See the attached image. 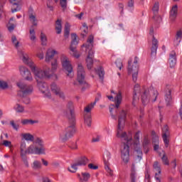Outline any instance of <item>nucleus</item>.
I'll return each mask as SVG.
<instances>
[{"instance_id":"79ce46f5","label":"nucleus","mask_w":182,"mask_h":182,"mask_svg":"<svg viewBox=\"0 0 182 182\" xmlns=\"http://www.w3.org/2000/svg\"><path fill=\"white\" fill-rule=\"evenodd\" d=\"M70 33V24H69V23H66L65 26V37L68 38Z\"/></svg>"},{"instance_id":"423d86ee","label":"nucleus","mask_w":182,"mask_h":182,"mask_svg":"<svg viewBox=\"0 0 182 182\" xmlns=\"http://www.w3.org/2000/svg\"><path fill=\"white\" fill-rule=\"evenodd\" d=\"M20 154L28 156V154H46L45 148H39L38 146H35L34 144H31L26 148V142L22 141L20 144Z\"/></svg>"},{"instance_id":"a211bd4d","label":"nucleus","mask_w":182,"mask_h":182,"mask_svg":"<svg viewBox=\"0 0 182 182\" xmlns=\"http://www.w3.org/2000/svg\"><path fill=\"white\" fill-rule=\"evenodd\" d=\"M110 159H111L110 153L109 151H106L103 156L104 163L105 164V170L108 173V176H109V177H113L114 176L113 170H112L108 165L109 160H110Z\"/></svg>"},{"instance_id":"338daca9","label":"nucleus","mask_w":182,"mask_h":182,"mask_svg":"<svg viewBox=\"0 0 182 182\" xmlns=\"http://www.w3.org/2000/svg\"><path fill=\"white\" fill-rule=\"evenodd\" d=\"M37 57L38 58H40V60H42V59H43V58H45V55L43 54V53H40L37 54Z\"/></svg>"},{"instance_id":"13d9d810","label":"nucleus","mask_w":182,"mask_h":182,"mask_svg":"<svg viewBox=\"0 0 182 182\" xmlns=\"http://www.w3.org/2000/svg\"><path fill=\"white\" fill-rule=\"evenodd\" d=\"M154 19L156 23H161V21H163V18L160 16H154Z\"/></svg>"},{"instance_id":"09e8293b","label":"nucleus","mask_w":182,"mask_h":182,"mask_svg":"<svg viewBox=\"0 0 182 182\" xmlns=\"http://www.w3.org/2000/svg\"><path fill=\"white\" fill-rule=\"evenodd\" d=\"M161 160H162L164 164H165V166H170V162L168 161V158H167V156H166L165 154H163V156L161 157Z\"/></svg>"},{"instance_id":"bf43d9fd","label":"nucleus","mask_w":182,"mask_h":182,"mask_svg":"<svg viewBox=\"0 0 182 182\" xmlns=\"http://www.w3.org/2000/svg\"><path fill=\"white\" fill-rule=\"evenodd\" d=\"M115 63L117 65V68H118L119 70H122V68H123V64L122 63V60H117Z\"/></svg>"},{"instance_id":"4c0bfd02","label":"nucleus","mask_w":182,"mask_h":182,"mask_svg":"<svg viewBox=\"0 0 182 182\" xmlns=\"http://www.w3.org/2000/svg\"><path fill=\"white\" fill-rule=\"evenodd\" d=\"M36 123H38V120H32V119H23L21 121V124L23 126H26L28 124H35Z\"/></svg>"},{"instance_id":"dca6fc26","label":"nucleus","mask_w":182,"mask_h":182,"mask_svg":"<svg viewBox=\"0 0 182 182\" xmlns=\"http://www.w3.org/2000/svg\"><path fill=\"white\" fill-rule=\"evenodd\" d=\"M154 33V29L153 28H151L149 30V34L153 36L152 39V47L151 48V56L156 57L157 55V49H159V41L156 39V37L153 35Z\"/></svg>"},{"instance_id":"b1692460","label":"nucleus","mask_w":182,"mask_h":182,"mask_svg":"<svg viewBox=\"0 0 182 182\" xmlns=\"http://www.w3.org/2000/svg\"><path fill=\"white\" fill-rule=\"evenodd\" d=\"M28 20L33 25L31 28H33V26H38V18L36 17V13H35V11H33V10H29L28 11Z\"/></svg>"},{"instance_id":"f704fd0d","label":"nucleus","mask_w":182,"mask_h":182,"mask_svg":"<svg viewBox=\"0 0 182 182\" xmlns=\"http://www.w3.org/2000/svg\"><path fill=\"white\" fill-rule=\"evenodd\" d=\"M95 72L97 73L100 79L103 80V77H105V69H103L102 67H100L97 69H95Z\"/></svg>"},{"instance_id":"4d7b16f0","label":"nucleus","mask_w":182,"mask_h":182,"mask_svg":"<svg viewBox=\"0 0 182 182\" xmlns=\"http://www.w3.org/2000/svg\"><path fill=\"white\" fill-rule=\"evenodd\" d=\"M10 124L12 126V127H13V129H14V130L18 131V130L19 129V125L15 124V122L11 121V122H10Z\"/></svg>"},{"instance_id":"f257e3e1","label":"nucleus","mask_w":182,"mask_h":182,"mask_svg":"<svg viewBox=\"0 0 182 182\" xmlns=\"http://www.w3.org/2000/svg\"><path fill=\"white\" fill-rule=\"evenodd\" d=\"M18 55L21 58L25 65L29 66L32 73H33L36 79H50L53 76V73L58 70V60L55 59L51 62V70L48 67H43L41 69L35 65V63L29 58L28 53L23 50L18 52Z\"/></svg>"},{"instance_id":"5701e85b","label":"nucleus","mask_w":182,"mask_h":182,"mask_svg":"<svg viewBox=\"0 0 182 182\" xmlns=\"http://www.w3.org/2000/svg\"><path fill=\"white\" fill-rule=\"evenodd\" d=\"M10 4H12L11 12L15 14L18 11H21V5H22V0H9Z\"/></svg>"},{"instance_id":"9d476101","label":"nucleus","mask_w":182,"mask_h":182,"mask_svg":"<svg viewBox=\"0 0 182 182\" xmlns=\"http://www.w3.org/2000/svg\"><path fill=\"white\" fill-rule=\"evenodd\" d=\"M61 63L63 69L65 70L67 76L72 79V77L75 76V73H73V67L72 66V64H70V61L66 55L61 56Z\"/></svg>"},{"instance_id":"c85d7f7f","label":"nucleus","mask_w":182,"mask_h":182,"mask_svg":"<svg viewBox=\"0 0 182 182\" xmlns=\"http://www.w3.org/2000/svg\"><path fill=\"white\" fill-rule=\"evenodd\" d=\"M21 137L26 141H33L35 140V136L29 133L22 134Z\"/></svg>"},{"instance_id":"a878e982","label":"nucleus","mask_w":182,"mask_h":182,"mask_svg":"<svg viewBox=\"0 0 182 182\" xmlns=\"http://www.w3.org/2000/svg\"><path fill=\"white\" fill-rule=\"evenodd\" d=\"M168 62L169 63L170 68H174V66H176L177 64V54L175 51L171 52Z\"/></svg>"},{"instance_id":"e2e57ef3","label":"nucleus","mask_w":182,"mask_h":182,"mask_svg":"<svg viewBox=\"0 0 182 182\" xmlns=\"http://www.w3.org/2000/svg\"><path fill=\"white\" fill-rule=\"evenodd\" d=\"M128 6L129 8H133V6H134V1L133 0H129L128 1Z\"/></svg>"},{"instance_id":"e433bc0d","label":"nucleus","mask_w":182,"mask_h":182,"mask_svg":"<svg viewBox=\"0 0 182 182\" xmlns=\"http://www.w3.org/2000/svg\"><path fill=\"white\" fill-rule=\"evenodd\" d=\"M14 109L16 113H23L25 112V108L20 104H16V106L14 107Z\"/></svg>"},{"instance_id":"5fc2aeb1","label":"nucleus","mask_w":182,"mask_h":182,"mask_svg":"<svg viewBox=\"0 0 182 182\" xmlns=\"http://www.w3.org/2000/svg\"><path fill=\"white\" fill-rule=\"evenodd\" d=\"M80 29H81V31H82V32H84V33H87V32H88V31H89V28H88V27H87V25L85 23H84L82 24V27Z\"/></svg>"},{"instance_id":"c756f323","label":"nucleus","mask_w":182,"mask_h":182,"mask_svg":"<svg viewBox=\"0 0 182 182\" xmlns=\"http://www.w3.org/2000/svg\"><path fill=\"white\" fill-rule=\"evenodd\" d=\"M33 141V144L39 146L38 149H45L43 146V139H42V138L36 137Z\"/></svg>"},{"instance_id":"37998d69","label":"nucleus","mask_w":182,"mask_h":182,"mask_svg":"<svg viewBox=\"0 0 182 182\" xmlns=\"http://www.w3.org/2000/svg\"><path fill=\"white\" fill-rule=\"evenodd\" d=\"M96 105V102H92L90 104H89L84 109V112H86V113H90V112L92 111V109H93V107H95V106Z\"/></svg>"},{"instance_id":"c03bdc74","label":"nucleus","mask_w":182,"mask_h":182,"mask_svg":"<svg viewBox=\"0 0 182 182\" xmlns=\"http://www.w3.org/2000/svg\"><path fill=\"white\" fill-rule=\"evenodd\" d=\"M130 178H131V182L137 181L139 176H137V173H136V171H132Z\"/></svg>"},{"instance_id":"69168bd1","label":"nucleus","mask_w":182,"mask_h":182,"mask_svg":"<svg viewBox=\"0 0 182 182\" xmlns=\"http://www.w3.org/2000/svg\"><path fill=\"white\" fill-rule=\"evenodd\" d=\"M50 0H48V2L47 3V7L48 9H50V11H53V6L50 5Z\"/></svg>"},{"instance_id":"20e7f679","label":"nucleus","mask_w":182,"mask_h":182,"mask_svg":"<svg viewBox=\"0 0 182 182\" xmlns=\"http://www.w3.org/2000/svg\"><path fill=\"white\" fill-rule=\"evenodd\" d=\"M111 93L115 95V96L113 97V95H107V97L111 102H114L115 105H111L109 106V113L112 119L116 120L117 117L115 114H113V110H117L119 107H120V105H122V101L123 100V93L121 90H118L117 92L111 90Z\"/></svg>"},{"instance_id":"2eb2a0df","label":"nucleus","mask_w":182,"mask_h":182,"mask_svg":"<svg viewBox=\"0 0 182 182\" xmlns=\"http://www.w3.org/2000/svg\"><path fill=\"white\" fill-rule=\"evenodd\" d=\"M72 42L70 47V50L73 53L72 55L76 59H79L80 58V55L77 53V50H76V46L77 45V35L76 33L71 34Z\"/></svg>"},{"instance_id":"6e6552de","label":"nucleus","mask_w":182,"mask_h":182,"mask_svg":"<svg viewBox=\"0 0 182 182\" xmlns=\"http://www.w3.org/2000/svg\"><path fill=\"white\" fill-rule=\"evenodd\" d=\"M75 133H76V128H75V123H73L72 125L68 126L59 133V141L66 143Z\"/></svg>"},{"instance_id":"603ef678","label":"nucleus","mask_w":182,"mask_h":182,"mask_svg":"<svg viewBox=\"0 0 182 182\" xmlns=\"http://www.w3.org/2000/svg\"><path fill=\"white\" fill-rule=\"evenodd\" d=\"M0 89H8V82L4 81V80H0Z\"/></svg>"},{"instance_id":"72a5a7b5","label":"nucleus","mask_w":182,"mask_h":182,"mask_svg":"<svg viewBox=\"0 0 182 182\" xmlns=\"http://www.w3.org/2000/svg\"><path fill=\"white\" fill-rule=\"evenodd\" d=\"M84 122L88 127H90L92 126V116L90 114H85L84 117Z\"/></svg>"},{"instance_id":"f3484780","label":"nucleus","mask_w":182,"mask_h":182,"mask_svg":"<svg viewBox=\"0 0 182 182\" xmlns=\"http://www.w3.org/2000/svg\"><path fill=\"white\" fill-rule=\"evenodd\" d=\"M19 72L20 75H21L23 77H25L26 80H28V82H32L33 80L31 71H29V69H28L26 67L23 65L20 66Z\"/></svg>"},{"instance_id":"052dcab7","label":"nucleus","mask_w":182,"mask_h":182,"mask_svg":"<svg viewBox=\"0 0 182 182\" xmlns=\"http://www.w3.org/2000/svg\"><path fill=\"white\" fill-rule=\"evenodd\" d=\"M88 168L91 170H97L99 168V166L94 165L93 164H89Z\"/></svg>"},{"instance_id":"7c9ffc66","label":"nucleus","mask_w":182,"mask_h":182,"mask_svg":"<svg viewBox=\"0 0 182 182\" xmlns=\"http://www.w3.org/2000/svg\"><path fill=\"white\" fill-rule=\"evenodd\" d=\"M29 34L30 40H31L32 42H35L36 41V32L35 31V28H33V27L30 28Z\"/></svg>"},{"instance_id":"2f4dec72","label":"nucleus","mask_w":182,"mask_h":182,"mask_svg":"<svg viewBox=\"0 0 182 182\" xmlns=\"http://www.w3.org/2000/svg\"><path fill=\"white\" fill-rule=\"evenodd\" d=\"M165 100L167 102V106L171 103V90H168L165 94Z\"/></svg>"},{"instance_id":"7ed1b4c3","label":"nucleus","mask_w":182,"mask_h":182,"mask_svg":"<svg viewBox=\"0 0 182 182\" xmlns=\"http://www.w3.org/2000/svg\"><path fill=\"white\" fill-rule=\"evenodd\" d=\"M149 93V91L148 88L144 87L141 88L139 84L135 85L134 87L132 105L136 106V103L139 102L140 96L143 105H147L150 101L156 102V100H157V96H159L157 90L151 91L150 95Z\"/></svg>"},{"instance_id":"0e129e2a","label":"nucleus","mask_w":182,"mask_h":182,"mask_svg":"<svg viewBox=\"0 0 182 182\" xmlns=\"http://www.w3.org/2000/svg\"><path fill=\"white\" fill-rule=\"evenodd\" d=\"M171 165H172L173 168H176L177 167V159H173L171 161Z\"/></svg>"},{"instance_id":"1a4fd4ad","label":"nucleus","mask_w":182,"mask_h":182,"mask_svg":"<svg viewBox=\"0 0 182 182\" xmlns=\"http://www.w3.org/2000/svg\"><path fill=\"white\" fill-rule=\"evenodd\" d=\"M139 58H134L133 65H132V60L128 61V74L132 75L133 82H137V76H139Z\"/></svg>"},{"instance_id":"ddd939ff","label":"nucleus","mask_w":182,"mask_h":182,"mask_svg":"<svg viewBox=\"0 0 182 182\" xmlns=\"http://www.w3.org/2000/svg\"><path fill=\"white\" fill-rule=\"evenodd\" d=\"M37 80V86L38 87V90L42 93L43 96L45 97H50L52 94H50V90H49V87L48 84L45 82L39 81V78H36Z\"/></svg>"},{"instance_id":"4be33fe9","label":"nucleus","mask_w":182,"mask_h":182,"mask_svg":"<svg viewBox=\"0 0 182 182\" xmlns=\"http://www.w3.org/2000/svg\"><path fill=\"white\" fill-rule=\"evenodd\" d=\"M178 15V6L177 4L173 5L169 12V19L171 22H174L177 19Z\"/></svg>"},{"instance_id":"9b49d317","label":"nucleus","mask_w":182,"mask_h":182,"mask_svg":"<svg viewBox=\"0 0 182 182\" xmlns=\"http://www.w3.org/2000/svg\"><path fill=\"white\" fill-rule=\"evenodd\" d=\"M85 77L86 72L85 71V68L81 63H79L77 68V80L80 85H84L85 87H89V84L85 81Z\"/></svg>"},{"instance_id":"c9c22d12","label":"nucleus","mask_w":182,"mask_h":182,"mask_svg":"<svg viewBox=\"0 0 182 182\" xmlns=\"http://www.w3.org/2000/svg\"><path fill=\"white\" fill-rule=\"evenodd\" d=\"M14 21L15 22V18L11 17L9 21V24L7 25L8 30L9 32H12L14 29H15L16 25L14 23H12L11 22Z\"/></svg>"},{"instance_id":"473e14b6","label":"nucleus","mask_w":182,"mask_h":182,"mask_svg":"<svg viewBox=\"0 0 182 182\" xmlns=\"http://www.w3.org/2000/svg\"><path fill=\"white\" fill-rule=\"evenodd\" d=\"M55 31L58 35L62 33V21L59 19L55 22Z\"/></svg>"},{"instance_id":"0eeeda50","label":"nucleus","mask_w":182,"mask_h":182,"mask_svg":"<svg viewBox=\"0 0 182 182\" xmlns=\"http://www.w3.org/2000/svg\"><path fill=\"white\" fill-rule=\"evenodd\" d=\"M16 85L19 89L17 91V95L20 97H26V96H29L33 93V85H28L22 81H19Z\"/></svg>"},{"instance_id":"aec40b11","label":"nucleus","mask_w":182,"mask_h":182,"mask_svg":"<svg viewBox=\"0 0 182 182\" xmlns=\"http://www.w3.org/2000/svg\"><path fill=\"white\" fill-rule=\"evenodd\" d=\"M50 89L51 92H53L54 95L58 96V97H60L61 99H65V93L60 90V87L58 86L56 83L53 82L50 85Z\"/></svg>"},{"instance_id":"f8f14e48","label":"nucleus","mask_w":182,"mask_h":182,"mask_svg":"<svg viewBox=\"0 0 182 182\" xmlns=\"http://www.w3.org/2000/svg\"><path fill=\"white\" fill-rule=\"evenodd\" d=\"M140 131H138L134 135V151L136 153L137 159L139 161L143 159V152L141 151V148L140 147Z\"/></svg>"},{"instance_id":"39448f33","label":"nucleus","mask_w":182,"mask_h":182,"mask_svg":"<svg viewBox=\"0 0 182 182\" xmlns=\"http://www.w3.org/2000/svg\"><path fill=\"white\" fill-rule=\"evenodd\" d=\"M93 42H95V36L90 35L85 44L82 47L85 48L86 52L88 53L86 58V63L87 69H92L93 66V56H95V50H93Z\"/></svg>"},{"instance_id":"58836bf2","label":"nucleus","mask_w":182,"mask_h":182,"mask_svg":"<svg viewBox=\"0 0 182 182\" xmlns=\"http://www.w3.org/2000/svg\"><path fill=\"white\" fill-rule=\"evenodd\" d=\"M89 178H90V174L87 173H84L82 174V176L80 177V181L81 182L89 181Z\"/></svg>"},{"instance_id":"bb28decb","label":"nucleus","mask_w":182,"mask_h":182,"mask_svg":"<svg viewBox=\"0 0 182 182\" xmlns=\"http://www.w3.org/2000/svg\"><path fill=\"white\" fill-rule=\"evenodd\" d=\"M55 55H58V51L53 49H48L46 55V62H50Z\"/></svg>"},{"instance_id":"680f3d73","label":"nucleus","mask_w":182,"mask_h":182,"mask_svg":"<svg viewBox=\"0 0 182 182\" xmlns=\"http://www.w3.org/2000/svg\"><path fill=\"white\" fill-rule=\"evenodd\" d=\"M100 99H102V94H100V92H98L97 94V96L95 97V100L94 103H95V105H96V103H97V102H99L100 100Z\"/></svg>"},{"instance_id":"6e6d98bb","label":"nucleus","mask_w":182,"mask_h":182,"mask_svg":"<svg viewBox=\"0 0 182 182\" xmlns=\"http://www.w3.org/2000/svg\"><path fill=\"white\" fill-rule=\"evenodd\" d=\"M23 98V102L25 105H29L31 103V98H29L28 96L26 97H21Z\"/></svg>"},{"instance_id":"de8ad7c7","label":"nucleus","mask_w":182,"mask_h":182,"mask_svg":"<svg viewBox=\"0 0 182 182\" xmlns=\"http://www.w3.org/2000/svg\"><path fill=\"white\" fill-rule=\"evenodd\" d=\"M68 147L72 150H77V144L76 142L70 141L68 143Z\"/></svg>"},{"instance_id":"cd10ccee","label":"nucleus","mask_w":182,"mask_h":182,"mask_svg":"<svg viewBox=\"0 0 182 182\" xmlns=\"http://www.w3.org/2000/svg\"><path fill=\"white\" fill-rule=\"evenodd\" d=\"M182 39V31L178 30L176 32V39L173 41V44L175 46H178L180 45V43L181 42Z\"/></svg>"},{"instance_id":"4468645a","label":"nucleus","mask_w":182,"mask_h":182,"mask_svg":"<svg viewBox=\"0 0 182 182\" xmlns=\"http://www.w3.org/2000/svg\"><path fill=\"white\" fill-rule=\"evenodd\" d=\"M67 109L70 112V113L68 114V112H64V114L68 117L71 123H75V122H76V119L75 115V106L73 105V102L69 101L68 102Z\"/></svg>"},{"instance_id":"864d4df0","label":"nucleus","mask_w":182,"mask_h":182,"mask_svg":"<svg viewBox=\"0 0 182 182\" xmlns=\"http://www.w3.org/2000/svg\"><path fill=\"white\" fill-rule=\"evenodd\" d=\"M2 144L5 147H9V149H12V142L11 141L4 140Z\"/></svg>"},{"instance_id":"ea45409f","label":"nucleus","mask_w":182,"mask_h":182,"mask_svg":"<svg viewBox=\"0 0 182 182\" xmlns=\"http://www.w3.org/2000/svg\"><path fill=\"white\" fill-rule=\"evenodd\" d=\"M42 167V164L39 161H34L32 164V168L33 170H39Z\"/></svg>"},{"instance_id":"a18cd8bd","label":"nucleus","mask_w":182,"mask_h":182,"mask_svg":"<svg viewBox=\"0 0 182 182\" xmlns=\"http://www.w3.org/2000/svg\"><path fill=\"white\" fill-rule=\"evenodd\" d=\"M21 157V160L23 161L26 167H29V162H28V156L24 155L23 154H20Z\"/></svg>"},{"instance_id":"3c124183","label":"nucleus","mask_w":182,"mask_h":182,"mask_svg":"<svg viewBox=\"0 0 182 182\" xmlns=\"http://www.w3.org/2000/svg\"><path fill=\"white\" fill-rule=\"evenodd\" d=\"M60 5L63 9L68 8V0H60Z\"/></svg>"},{"instance_id":"393cba45","label":"nucleus","mask_w":182,"mask_h":182,"mask_svg":"<svg viewBox=\"0 0 182 182\" xmlns=\"http://www.w3.org/2000/svg\"><path fill=\"white\" fill-rule=\"evenodd\" d=\"M154 170L156 171L155 173V178L156 181H161V168L160 167V164L157 161L154 164Z\"/></svg>"},{"instance_id":"a19ab883","label":"nucleus","mask_w":182,"mask_h":182,"mask_svg":"<svg viewBox=\"0 0 182 182\" xmlns=\"http://www.w3.org/2000/svg\"><path fill=\"white\" fill-rule=\"evenodd\" d=\"M40 38L41 41V45H43V46H46V43L48 42V38H46V35H45L43 32H41Z\"/></svg>"},{"instance_id":"f03ea898","label":"nucleus","mask_w":182,"mask_h":182,"mask_svg":"<svg viewBox=\"0 0 182 182\" xmlns=\"http://www.w3.org/2000/svg\"><path fill=\"white\" fill-rule=\"evenodd\" d=\"M127 114L124 110H122L120 112L118 119V129L117 132V137L125 141L121 148V159L124 164H127L130 160V146H129V144H130V141L132 140V138L129 139L127 137V134L126 132H123V129L126 123Z\"/></svg>"},{"instance_id":"412c9836","label":"nucleus","mask_w":182,"mask_h":182,"mask_svg":"<svg viewBox=\"0 0 182 182\" xmlns=\"http://www.w3.org/2000/svg\"><path fill=\"white\" fill-rule=\"evenodd\" d=\"M89 161V159L86 158V156L81 157L77 163L72 165V168H74L73 171H71L72 173H76L77 171V167L79 166H86L87 164V162Z\"/></svg>"},{"instance_id":"6ab92c4d","label":"nucleus","mask_w":182,"mask_h":182,"mask_svg":"<svg viewBox=\"0 0 182 182\" xmlns=\"http://www.w3.org/2000/svg\"><path fill=\"white\" fill-rule=\"evenodd\" d=\"M168 137H170V130H168V126L164 125L162 128V139L164 140L165 147H168V144L170 143Z\"/></svg>"},{"instance_id":"49530a36","label":"nucleus","mask_w":182,"mask_h":182,"mask_svg":"<svg viewBox=\"0 0 182 182\" xmlns=\"http://www.w3.org/2000/svg\"><path fill=\"white\" fill-rule=\"evenodd\" d=\"M11 42L14 44V46H15V48H16V49H18L19 48V41L16 38V36H13L11 37Z\"/></svg>"},{"instance_id":"774afa93","label":"nucleus","mask_w":182,"mask_h":182,"mask_svg":"<svg viewBox=\"0 0 182 182\" xmlns=\"http://www.w3.org/2000/svg\"><path fill=\"white\" fill-rule=\"evenodd\" d=\"M76 18H77V19H82V16H83V13H80L79 14L75 15Z\"/></svg>"},{"instance_id":"8fccbe9b","label":"nucleus","mask_w":182,"mask_h":182,"mask_svg":"<svg viewBox=\"0 0 182 182\" xmlns=\"http://www.w3.org/2000/svg\"><path fill=\"white\" fill-rule=\"evenodd\" d=\"M159 9H160V4H159V2H156L154 4V6L152 8V11H153L154 14H157V12H159Z\"/></svg>"}]
</instances>
